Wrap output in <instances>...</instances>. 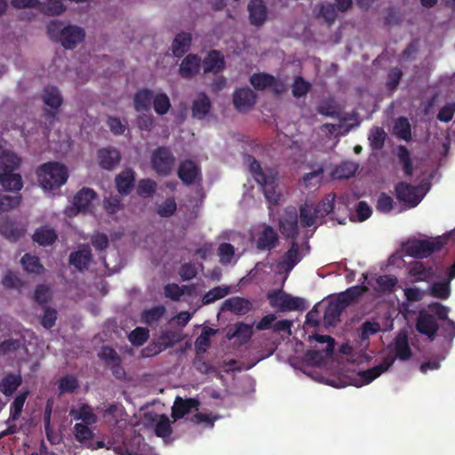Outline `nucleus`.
Masks as SVG:
<instances>
[{"label": "nucleus", "instance_id": "nucleus-1", "mask_svg": "<svg viewBox=\"0 0 455 455\" xmlns=\"http://www.w3.org/2000/svg\"><path fill=\"white\" fill-rule=\"evenodd\" d=\"M47 34L51 40L60 43L67 50L75 49L85 37L82 28L76 25L64 27L60 20H52L47 25Z\"/></svg>", "mask_w": 455, "mask_h": 455}, {"label": "nucleus", "instance_id": "nucleus-2", "mask_svg": "<svg viewBox=\"0 0 455 455\" xmlns=\"http://www.w3.org/2000/svg\"><path fill=\"white\" fill-rule=\"evenodd\" d=\"M38 182L44 190L59 189L68 178L67 167L58 162L41 164L36 170Z\"/></svg>", "mask_w": 455, "mask_h": 455}, {"label": "nucleus", "instance_id": "nucleus-3", "mask_svg": "<svg viewBox=\"0 0 455 455\" xmlns=\"http://www.w3.org/2000/svg\"><path fill=\"white\" fill-rule=\"evenodd\" d=\"M446 243V239L438 236L430 240L414 239L406 244V252L415 259H425L433 252L439 251Z\"/></svg>", "mask_w": 455, "mask_h": 455}, {"label": "nucleus", "instance_id": "nucleus-4", "mask_svg": "<svg viewBox=\"0 0 455 455\" xmlns=\"http://www.w3.org/2000/svg\"><path fill=\"white\" fill-rule=\"evenodd\" d=\"M176 158L167 147H157L151 155V164L154 171L161 176H169L174 167Z\"/></svg>", "mask_w": 455, "mask_h": 455}, {"label": "nucleus", "instance_id": "nucleus-5", "mask_svg": "<svg viewBox=\"0 0 455 455\" xmlns=\"http://www.w3.org/2000/svg\"><path fill=\"white\" fill-rule=\"evenodd\" d=\"M395 197L406 209L416 207L422 200L418 194V188L404 181L397 183L395 187Z\"/></svg>", "mask_w": 455, "mask_h": 455}, {"label": "nucleus", "instance_id": "nucleus-6", "mask_svg": "<svg viewBox=\"0 0 455 455\" xmlns=\"http://www.w3.org/2000/svg\"><path fill=\"white\" fill-rule=\"evenodd\" d=\"M279 230L281 234L296 241L299 235L298 212L295 207H288L279 219Z\"/></svg>", "mask_w": 455, "mask_h": 455}, {"label": "nucleus", "instance_id": "nucleus-7", "mask_svg": "<svg viewBox=\"0 0 455 455\" xmlns=\"http://www.w3.org/2000/svg\"><path fill=\"white\" fill-rule=\"evenodd\" d=\"M395 358L394 356L387 355L379 364L368 370L358 371L357 376L359 377V383H355V386L362 387L370 384L383 372L387 371L395 363Z\"/></svg>", "mask_w": 455, "mask_h": 455}, {"label": "nucleus", "instance_id": "nucleus-8", "mask_svg": "<svg viewBox=\"0 0 455 455\" xmlns=\"http://www.w3.org/2000/svg\"><path fill=\"white\" fill-rule=\"evenodd\" d=\"M416 330L434 340L439 330V324L435 315L426 311H420L416 322Z\"/></svg>", "mask_w": 455, "mask_h": 455}, {"label": "nucleus", "instance_id": "nucleus-9", "mask_svg": "<svg viewBox=\"0 0 455 455\" xmlns=\"http://www.w3.org/2000/svg\"><path fill=\"white\" fill-rule=\"evenodd\" d=\"M177 174L185 185H192L201 179V168L193 160L186 159L180 162Z\"/></svg>", "mask_w": 455, "mask_h": 455}, {"label": "nucleus", "instance_id": "nucleus-10", "mask_svg": "<svg viewBox=\"0 0 455 455\" xmlns=\"http://www.w3.org/2000/svg\"><path fill=\"white\" fill-rule=\"evenodd\" d=\"M256 93L250 88H240L233 94V104L239 112L250 110L255 104Z\"/></svg>", "mask_w": 455, "mask_h": 455}, {"label": "nucleus", "instance_id": "nucleus-11", "mask_svg": "<svg viewBox=\"0 0 455 455\" xmlns=\"http://www.w3.org/2000/svg\"><path fill=\"white\" fill-rule=\"evenodd\" d=\"M204 73L219 74L226 68V61L224 55L218 50H211L208 52L205 58L202 60Z\"/></svg>", "mask_w": 455, "mask_h": 455}, {"label": "nucleus", "instance_id": "nucleus-12", "mask_svg": "<svg viewBox=\"0 0 455 455\" xmlns=\"http://www.w3.org/2000/svg\"><path fill=\"white\" fill-rule=\"evenodd\" d=\"M278 243L277 232L271 226L266 225L259 234L256 246L259 251H271L277 246Z\"/></svg>", "mask_w": 455, "mask_h": 455}, {"label": "nucleus", "instance_id": "nucleus-13", "mask_svg": "<svg viewBox=\"0 0 455 455\" xmlns=\"http://www.w3.org/2000/svg\"><path fill=\"white\" fill-rule=\"evenodd\" d=\"M201 67V58L195 53L188 54L181 61L179 73L182 78L190 79L198 74Z\"/></svg>", "mask_w": 455, "mask_h": 455}, {"label": "nucleus", "instance_id": "nucleus-14", "mask_svg": "<svg viewBox=\"0 0 455 455\" xmlns=\"http://www.w3.org/2000/svg\"><path fill=\"white\" fill-rule=\"evenodd\" d=\"M262 191L266 199L273 204H277L280 200V193L277 191L276 177L273 172H269V175L257 182Z\"/></svg>", "mask_w": 455, "mask_h": 455}, {"label": "nucleus", "instance_id": "nucleus-15", "mask_svg": "<svg viewBox=\"0 0 455 455\" xmlns=\"http://www.w3.org/2000/svg\"><path fill=\"white\" fill-rule=\"evenodd\" d=\"M115 182L118 193L123 196H128L134 188V171L130 168L124 170L116 176Z\"/></svg>", "mask_w": 455, "mask_h": 455}, {"label": "nucleus", "instance_id": "nucleus-16", "mask_svg": "<svg viewBox=\"0 0 455 455\" xmlns=\"http://www.w3.org/2000/svg\"><path fill=\"white\" fill-rule=\"evenodd\" d=\"M199 404V401L195 398L183 399L180 396H177L172 408V417L175 420L182 419L193 409L197 410Z\"/></svg>", "mask_w": 455, "mask_h": 455}, {"label": "nucleus", "instance_id": "nucleus-17", "mask_svg": "<svg viewBox=\"0 0 455 455\" xmlns=\"http://www.w3.org/2000/svg\"><path fill=\"white\" fill-rule=\"evenodd\" d=\"M409 275L413 282L430 283L435 276V271L432 266L426 267L421 261H415L409 268Z\"/></svg>", "mask_w": 455, "mask_h": 455}, {"label": "nucleus", "instance_id": "nucleus-18", "mask_svg": "<svg viewBox=\"0 0 455 455\" xmlns=\"http://www.w3.org/2000/svg\"><path fill=\"white\" fill-rule=\"evenodd\" d=\"M155 94L151 89L140 88L133 95V107L137 112L149 111Z\"/></svg>", "mask_w": 455, "mask_h": 455}, {"label": "nucleus", "instance_id": "nucleus-19", "mask_svg": "<svg viewBox=\"0 0 455 455\" xmlns=\"http://www.w3.org/2000/svg\"><path fill=\"white\" fill-rule=\"evenodd\" d=\"M249 19L251 25L261 26L267 20V7L262 0H251L248 4Z\"/></svg>", "mask_w": 455, "mask_h": 455}, {"label": "nucleus", "instance_id": "nucleus-20", "mask_svg": "<svg viewBox=\"0 0 455 455\" xmlns=\"http://www.w3.org/2000/svg\"><path fill=\"white\" fill-rule=\"evenodd\" d=\"M92 250L87 245L78 251L71 252L69 255V263L80 271L86 269L92 262Z\"/></svg>", "mask_w": 455, "mask_h": 455}, {"label": "nucleus", "instance_id": "nucleus-21", "mask_svg": "<svg viewBox=\"0 0 455 455\" xmlns=\"http://www.w3.org/2000/svg\"><path fill=\"white\" fill-rule=\"evenodd\" d=\"M212 109V101L205 92H201L192 104V116L198 120L204 119Z\"/></svg>", "mask_w": 455, "mask_h": 455}, {"label": "nucleus", "instance_id": "nucleus-22", "mask_svg": "<svg viewBox=\"0 0 455 455\" xmlns=\"http://www.w3.org/2000/svg\"><path fill=\"white\" fill-rule=\"evenodd\" d=\"M251 307L252 305L250 300L240 297H232L224 301L222 309L243 315L249 313Z\"/></svg>", "mask_w": 455, "mask_h": 455}, {"label": "nucleus", "instance_id": "nucleus-23", "mask_svg": "<svg viewBox=\"0 0 455 455\" xmlns=\"http://www.w3.org/2000/svg\"><path fill=\"white\" fill-rule=\"evenodd\" d=\"M299 246L296 241H292L290 249L284 253L283 260L279 262L280 269L290 272L299 261Z\"/></svg>", "mask_w": 455, "mask_h": 455}, {"label": "nucleus", "instance_id": "nucleus-24", "mask_svg": "<svg viewBox=\"0 0 455 455\" xmlns=\"http://www.w3.org/2000/svg\"><path fill=\"white\" fill-rule=\"evenodd\" d=\"M96 196L97 194L93 189L83 188L74 196L73 204L78 212H87Z\"/></svg>", "mask_w": 455, "mask_h": 455}, {"label": "nucleus", "instance_id": "nucleus-25", "mask_svg": "<svg viewBox=\"0 0 455 455\" xmlns=\"http://www.w3.org/2000/svg\"><path fill=\"white\" fill-rule=\"evenodd\" d=\"M98 158L101 168L112 170L120 162L121 156L116 148H102L98 152Z\"/></svg>", "mask_w": 455, "mask_h": 455}, {"label": "nucleus", "instance_id": "nucleus-26", "mask_svg": "<svg viewBox=\"0 0 455 455\" xmlns=\"http://www.w3.org/2000/svg\"><path fill=\"white\" fill-rule=\"evenodd\" d=\"M192 43V35L187 32L179 33L172 44V52L174 57L181 58L188 52Z\"/></svg>", "mask_w": 455, "mask_h": 455}, {"label": "nucleus", "instance_id": "nucleus-27", "mask_svg": "<svg viewBox=\"0 0 455 455\" xmlns=\"http://www.w3.org/2000/svg\"><path fill=\"white\" fill-rule=\"evenodd\" d=\"M0 184L5 190L10 191H20L23 187L20 174L11 170H4L0 173Z\"/></svg>", "mask_w": 455, "mask_h": 455}, {"label": "nucleus", "instance_id": "nucleus-28", "mask_svg": "<svg viewBox=\"0 0 455 455\" xmlns=\"http://www.w3.org/2000/svg\"><path fill=\"white\" fill-rule=\"evenodd\" d=\"M32 238L34 242L41 246H49L55 243L58 235L50 226H42L35 230Z\"/></svg>", "mask_w": 455, "mask_h": 455}, {"label": "nucleus", "instance_id": "nucleus-29", "mask_svg": "<svg viewBox=\"0 0 455 455\" xmlns=\"http://www.w3.org/2000/svg\"><path fill=\"white\" fill-rule=\"evenodd\" d=\"M42 99L45 105L54 110L58 109L63 102L60 90L56 86L52 85L44 87Z\"/></svg>", "mask_w": 455, "mask_h": 455}, {"label": "nucleus", "instance_id": "nucleus-30", "mask_svg": "<svg viewBox=\"0 0 455 455\" xmlns=\"http://www.w3.org/2000/svg\"><path fill=\"white\" fill-rule=\"evenodd\" d=\"M22 383L20 374L8 373L0 381V391L5 396H11Z\"/></svg>", "mask_w": 455, "mask_h": 455}, {"label": "nucleus", "instance_id": "nucleus-31", "mask_svg": "<svg viewBox=\"0 0 455 455\" xmlns=\"http://www.w3.org/2000/svg\"><path fill=\"white\" fill-rule=\"evenodd\" d=\"M20 263L24 270L28 274L41 275L44 272V267L41 264L40 259L30 253H25L21 259Z\"/></svg>", "mask_w": 455, "mask_h": 455}, {"label": "nucleus", "instance_id": "nucleus-32", "mask_svg": "<svg viewBox=\"0 0 455 455\" xmlns=\"http://www.w3.org/2000/svg\"><path fill=\"white\" fill-rule=\"evenodd\" d=\"M250 83L257 91H263L276 84L274 76L267 73H255L251 76Z\"/></svg>", "mask_w": 455, "mask_h": 455}, {"label": "nucleus", "instance_id": "nucleus-33", "mask_svg": "<svg viewBox=\"0 0 455 455\" xmlns=\"http://www.w3.org/2000/svg\"><path fill=\"white\" fill-rule=\"evenodd\" d=\"M395 356L401 361L409 360L412 352L408 343V339L405 334L398 335L395 340Z\"/></svg>", "mask_w": 455, "mask_h": 455}, {"label": "nucleus", "instance_id": "nucleus-34", "mask_svg": "<svg viewBox=\"0 0 455 455\" xmlns=\"http://www.w3.org/2000/svg\"><path fill=\"white\" fill-rule=\"evenodd\" d=\"M451 281L447 277L442 282H435L429 287V295L435 299H447L451 295Z\"/></svg>", "mask_w": 455, "mask_h": 455}, {"label": "nucleus", "instance_id": "nucleus-35", "mask_svg": "<svg viewBox=\"0 0 455 455\" xmlns=\"http://www.w3.org/2000/svg\"><path fill=\"white\" fill-rule=\"evenodd\" d=\"M336 196L334 193H329L315 205V214L319 218H324L334 210V202Z\"/></svg>", "mask_w": 455, "mask_h": 455}, {"label": "nucleus", "instance_id": "nucleus-36", "mask_svg": "<svg viewBox=\"0 0 455 455\" xmlns=\"http://www.w3.org/2000/svg\"><path fill=\"white\" fill-rule=\"evenodd\" d=\"M306 308L307 304L304 299L292 297L287 293L284 299L282 301L280 311H303Z\"/></svg>", "mask_w": 455, "mask_h": 455}, {"label": "nucleus", "instance_id": "nucleus-37", "mask_svg": "<svg viewBox=\"0 0 455 455\" xmlns=\"http://www.w3.org/2000/svg\"><path fill=\"white\" fill-rule=\"evenodd\" d=\"M164 306L159 305L153 307L149 309H146L141 314L142 322L148 325H153L158 323L165 314Z\"/></svg>", "mask_w": 455, "mask_h": 455}, {"label": "nucleus", "instance_id": "nucleus-38", "mask_svg": "<svg viewBox=\"0 0 455 455\" xmlns=\"http://www.w3.org/2000/svg\"><path fill=\"white\" fill-rule=\"evenodd\" d=\"M245 159L249 164V171L256 182L263 180V179H266V177L269 175V172H273L272 170L264 171L259 162L251 155H247Z\"/></svg>", "mask_w": 455, "mask_h": 455}, {"label": "nucleus", "instance_id": "nucleus-39", "mask_svg": "<svg viewBox=\"0 0 455 455\" xmlns=\"http://www.w3.org/2000/svg\"><path fill=\"white\" fill-rule=\"evenodd\" d=\"M153 108L157 115L167 114L172 107L169 97L164 92H158L153 100Z\"/></svg>", "mask_w": 455, "mask_h": 455}, {"label": "nucleus", "instance_id": "nucleus-40", "mask_svg": "<svg viewBox=\"0 0 455 455\" xmlns=\"http://www.w3.org/2000/svg\"><path fill=\"white\" fill-rule=\"evenodd\" d=\"M394 132L400 139L409 140L411 137V128L409 120L403 116L397 118L394 124Z\"/></svg>", "mask_w": 455, "mask_h": 455}, {"label": "nucleus", "instance_id": "nucleus-41", "mask_svg": "<svg viewBox=\"0 0 455 455\" xmlns=\"http://www.w3.org/2000/svg\"><path fill=\"white\" fill-rule=\"evenodd\" d=\"M343 311L333 301L330 302L326 307L323 314V322L325 325L335 326L339 321L340 315Z\"/></svg>", "mask_w": 455, "mask_h": 455}, {"label": "nucleus", "instance_id": "nucleus-42", "mask_svg": "<svg viewBox=\"0 0 455 455\" xmlns=\"http://www.w3.org/2000/svg\"><path fill=\"white\" fill-rule=\"evenodd\" d=\"M386 132L381 127H374L369 133L370 146L373 150H380L386 140Z\"/></svg>", "mask_w": 455, "mask_h": 455}, {"label": "nucleus", "instance_id": "nucleus-43", "mask_svg": "<svg viewBox=\"0 0 455 455\" xmlns=\"http://www.w3.org/2000/svg\"><path fill=\"white\" fill-rule=\"evenodd\" d=\"M217 330L211 327H204L200 335L196 339V347L198 351L205 352L211 345V337L215 335Z\"/></svg>", "mask_w": 455, "mask_h": 455}, {"label": "nucleus", "instance_id": "nucleus-44", "mask_svg": "<svg viewBox=\"0 0 455 455\" xmlns=\"http://www.w3.org/2000/svg\"><path fill=\"white\" fill-rule=\"evenodd\" d=\"M34 300L42 307H46L52 299V291L46 284H38L35 288Z\"/></svg>", "mask_w": 455, "mask_h": 455}, {"label": "nucleus", "instance_id": "nucleus-45", "mask_svg": "<svg viewBox=\"0 0 455 455\" xmlns=\"http://www.w3.org/2000/svg\"><path fill=\"white\" fill-rule=\"evenodd\" d=\"M300 224L303 228L312 227L315 223V219L319 217L315 214V209L307 204H302L299 207Z\"/></svg>", "mask_w": 455, "mask_h": 455}, {"label": "nucleus", "instance_id": "nucleus-46", "mask_svg": "<svg viewBox=\"0 0 455 455\" xmlns=\"http://www.w3.org/2000/svg\"><path fill=\"white\" fill-rule=\"evenodd\" d=\"M28 394H29V391L25 390V391L20 393L14 398V400L12 403L11 407H10L11 419L12 420H17L20 417L24 403L28 398Z\"/></svg>", "mask_w": 455, "mask_h": 455}, {"label": "nucleus", "instance_id": "nucleus-47", "mask_svg": "<svg viewBox=\"0 0 455 455\" xmlns=\"http://www.w3.org/2000/svg\"><path fill=\"white\" fill-rule=\"evenodd\" d=\"M229 293V288L225 286H217L207 291L202 298V303L204 305H209L220 299Z\"/></svg>", "mask_w": 455, "mask_h": 455}, {"label": "nucleus", "instance_id": "nucleus-48", "mask_svg": "<svg viewBox=\"0 0 455 455\" xmlns=\"http://www.w3.org/2000/svg\"><path fill=\"white\" fill-rule=\"evenodd\" d=\"M74 435L77 442L85 444L92 440L94 434L86 424L76 423L74 426Z\"/></svg>", "mask_w": 455, "mask_h": 455}, {"label": "nucleus", "instance_id": "nucleus-49", "mask_svg": "<svg viewBox=\"0 0 455 455\" xmlns=\"http://www.w3.org/2000/svg\"><path fill=\"white\" fill-rule=\"evenodd\" d=\"M376 283L379 286V291L392 292L398 283V279L392 275H382L376 279Z\"/></svg>", "mask_w": 455, "mask_h": 455}, {"label": "nucleus", "instance_id": "nucleus-50", "mask_svg": "<svg viewBox=\"0 0 455 455\" xmlns=\"http://www.w3.org/2000/svg\"><path fill=\"white\" fill-rule=\"evenodd\" d=\"M2 284L7 289L19 290L25 285V283L15 272L8 269L2 277Z\"/></svg>", "mask_w": 455, "mask_h": 455}, {"label": "nucleus", "instance_id": "nucleus-51", "mask_svg": "<svg viewBox=\"0 0 455 455\" xmlns=\"http://www.w3.org/2000/svg\"><path fill=\"white\" fill-rule=\"evenodd\" d=\"M358 164L353 162H343L335 169V175L338 179H348L355 174Z\"/></svg>", "mask_w": 455, "mask_h": 455}, {"label": "nucleus", "instance_id": "nucleus-52", "mask_svg": "<svg viewBox=\"0 0 455 455\" xmlns=\"http://www.w3.org/2000/svg\"><path fill=\"white\" fill-rule=\"evenodd\" d=\"M156 182L150 179H142L137 186V194L141 197H150L156 193Z\"/></svg>", "mask_w": 455, "mask_h": 455}, {"label": "nucleus", "instance_id": "nucleus-53", "mask_svg": "<svg viewBox=\"0 0 455 455\" xmlns=\"http://www.w3.org/2000/svg\"><path fill=\"white\" fill-rule=\"evenodd\" d=\"M149 338V331L143 327H136L129 334V340L134 347L142 346Z\"/></svg>", "mask_w": 455, "mask_h": 455}, {"label": "nucleus", "instance_id": "nucleus-54", "mask_svg": "<svg viewBox=\"0 0 455 455\" xmlns=\"http://www.w3.org/2000/svg\"><path fill=\"white\" fill-rule=\"evenodd\" d=\"M44 315L40 318V323L47 330L52 329L56 323L58 312L55 308L51 307H44Z\"/></svg>", "mask_w": 455, "mask_h": 455}, {"label": "nucleus", "instance_id": "nucleus-55", "mask_svg": "<svg viewBox=\"0 0 455 455\" xmlns=\"http://www.w3.org/2000/svg\"><path fill=\"white\" fill-rule=\"evenodd\" d=\"M0 159V164L3 172L4 170L15 171L20 165V159L13 153L3 154Z\"/></svg>", "mask_w": 455, "mask_h": 455}, {"label": "nucleus", "instance_id": "nucleus-56", "mask_svg": "<svg viewBox=\"0 0 455 455\" xmlns=\"http://www.w3.org/2000/svg\"><path fill=\"white\" fill-rule=\"evenodd\" d=\"M311 84L305 81L303 77L297 76L292 84V95L299 99L305 96L310 90Z\"/></svg>", "mask_w": 455, "mask_h": 455}, {"label": "nucleus", "instance_id": "nucleus-57", "mask_svg": "<svg viewBox=\"0 0 455 455\" xmlns=\"http://www.w3.org/2000/svg\"><path fill=\"white\" fill-rule=\"evenodd\" d=\"M218 255L220 262L222 265H227L231 262L235 255V247L229 243H222L218 248Z\"/></svg>", "mask_w": 455, "mask_h": 455}, {"label": "nucleus", "instance_id": "nucleus-58", "mask_svg": "<svg viewBox=\"0 0 455 455\" xmlns=\"http://www.w3.org/2000/svg\"><path fill=\"white\" fill-rule=\"evenodd\" d=\"M171 422L168 417L164 414L160 416L159 420L156 424L155 434L158 437H167L172 434Z\"/></svg>", "mask_w": 455, "mask_h": 455}, {"label": "nucleus", "instance_id": "nucleus-59", "mask_svg": "<svg viewBox=\"0 0 455 455\" xmlns=\"http://www.w3.org/2000/svg\"><path fill=\"white\" fill-rule=\"evenodd\" d=\"M380 324L378 322L365 321L360 328V339L368 340L372 336L380 331Z\"/></svg>", "mask_w": 455, "mask_h": 455}, {"label": "nucleus", "instance_id": "nucleus-60", "mask_svg": "<svg viewBox=\"0 0 455 455\" xmlns=\"http://www.w3.org/2000/svg\"><path fill=\"white\" fill-rule=\"evenodd\" d=\"M20 196H7L0 194V213L8 212L20 205Z\"/></svg>", "mask_w": 455, "mask_h": 455}, {"label": "nucleus", "instance_id": "nucleus-61", "mask_svg": "<svg viewBox=\"0 0 455 455\" xmlns=\"http://www.w3.org/2000/svg\"><path fill=\"white\" fill-rule=\"evenodd\" d=\"M78 387V380L74 376H65L59 381V389L61 394L74 393Z\"/></svg>", "mask_w": 455, "mask_h": 455}, {"label": "nucleus", "instance_id": "nucleus-62", "mask_svg": "<svg viewBox=\"0 0 455 455\" xmlns=\"http://www.w3.org/2000/svg\"><path fill=\"white\" fill-rule=\"evenodd\" d=\"M252 334V325L239 322L235 323V331L232 336L241 339L245 343L251 339Z\"/></svg>", "mask_w": 455, "mask_h": 455}, {"label": "nucleus", "instance_id": "nucleus-63", "mask_svg": "<svg viewBox=\"0 0 455 455\" xmlns=\"http://www.w3.org/2000/svg\"><path fill=\"white\" fill-rule=\"evenodd\" d=\"M76 420H82L86 425H92L97 421V416L93 413L90 405L83 403L79 407V415L76 417Z\"/></svg>", "mask_w": 455, "mask_h": 455}, {"label": "nucleus", "instance_id": "nucleus-64", "mask_svg": "<svg viewBox=\"0 0 455 455\" xmlns=\"http://www.w3.org/2000/svg\"><path fill=\"white\" fill-rule=\"evenodd\" d=\"M177 210V204L173 197L167 198L157 207L156 212L160 217L167 218L174 214Z\"/></svg>", "mask_w": 455, "mask_h": 455}]
</instances>
